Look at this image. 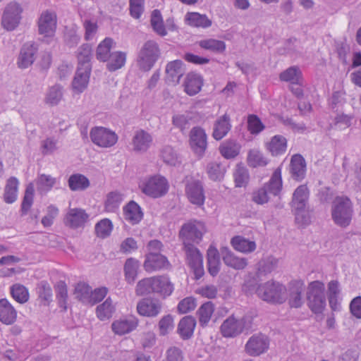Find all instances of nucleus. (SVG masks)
Instances as JSON below:
<instances>
[{"instance_id":"15","label":"nucleus","mask_w":361,"mask_h":361,"mask_svg":"<svg viewBox=\"0 0 361 361\" xmlns=\"http://www.w3.org/2000/svg\"><path fill=\"white\" fill-rule=\"evenodd\" d=\"M136 308L141 316L155 317L161 312L162 305L158 300L147 298L140 300Z\"/></svg>"},{"instance_id":"26","label":"nucleus","mask_w":361,"mask_h":361,"mask_svg":"<svg viewBox=\"0 0 361 361\" xmlns=\"http://www.w3.org/2000/svg\"><path fill=\"white\" fill-rule=\"evenodd\" d=\"M17 318V311L6 298L0 299V321L6 325L13 324Z\"/></svg>"},{"instance_id":"12","label":"nucleus","mask_w":361,"mask_h":361,"mask_svg":"<svg viewBox=\"0 0 361 361\" xmlns=\"http://www.w3.org/2000/svg\"><path fill=\"white\" fill-rule=\"evenodd\" d=\"M57 18L54 12L43 11L37 21L39 35L45 37L54 36L56 29Z\"/></svg>"},{"instance_id":"49","label":"nucleus","mask_w":361,"mask_h":361,"mask_svg":"<svg viewBox=\"0 0 361 361\" xmlns=\"http://www.w3.org/2000/svg\"><path fill=\"white\" fill-rule=\"evenodd\" d=\"M63 98V87L59 85H54L47 91L45 102L51 106L57 105Z\"/></svg>"},{"instance_id":"7","label":"nucleus","mask_w":361,"mask_h":361,"mask_svg":"<svg viewBox=\"0 0 361 361\" xmlns=\"http://www.w3.org/2000/svg\"><path fill=\"white\" fill-rule=\"evenodd\" d=\"M23 8L16 1H11L4 7L1 19L2 27L7 31L16 30L22 20Z\"/></svg>"},{"instance_id":"34","label":"nucleus","mask_w":361,"mask_h":361,"mask_svg":"<svg viewBox=\"0 0 361 361\" xmlns=\"http://www.w3.org/2000/svg\"><path fill=\"white\" fill-rule=\"evenodd\" d=\"M215 310L214 304L208 301L203 303L197 310L196 315L200 325L204 328L208 326Z\"/></svg>"},{"instance_id":"1","label":"nucleus","mask_w":361,"mask_h":361,"mask_svg":"<svg viewBox=\"0 0 361 361\" xmlns=\"http://www.w3.org/2000/svg\"><path fill=\"white\" fill-rule=\"evenodd\" d=\"M282 186L281 169L279 167L274 171L268 183L252 192V200L257 204L267 203L271 196L279 195Z\"/></svg>"},{"instance_id":"42","label":"nucleus","mask_w":361,"mask_h":361,"mask_svg":"<svg viewBox=\"0 0 361 361\" xmlns=\"http://www.w3.org/2000/svg\"><path fill=\"white\" fill-rule=\"evenodd\" d=\"M279 78L281 81L298 85L302 79V72L298 66H290L280 73Z\"/></svg>"},{"instance_id":"35","label":"nucleus","mask_w":361,"mask_h":361,"mask_svg":"<svg viewBox=\"0 0 361 361\" xmlns=\"http://www.w3.org/2000/svg\"><path fill=\"white\" fill-rule=\"evenodd\" d=\"M309 190L305 185L298 186L293 194V209H302L307 205Z\"/></svg>"},{"instance_id":"52","label":"nucleus","mask_w":361,"mask_h":361,"mask_svg":"<svg viewBox=\"0 0 361 361\" xmlns=\"http://www.w3.org/2000/svg\"><path fill=\"white\" fill-rule=\"evenodd\" d=\"M11 294L13 298L20 304L25 303L29 299L27 289L19 283L14 284L11 287Z\"/></svg>"},{"instance_id":"44","label":"nucleus","mask_w":361,"mask_h":361,"mask_svg":"<svg viewBox=\"0 0 361 361\" xmlns=\"http://www.w3.org/2000/svg\"><path fill=\"white\" fill-rule=\"evenodd\" d=\"M353 119V114H337L330 124V128L339 130H345L352 125Z\"/></svg>"},{"instance_id":"20","label":"nucleus","mask_w":361,"mask_h":361,"mask_svg":"<svg viewBox=\"0 0 361 361\" xmlns=\"http://www.w3.org/2000/svg\"><path fill=\"white\" fill-rule=\"evenodd\" d=\"M153 142L152 136L144 130H138L133 137V150L137 152H145L151 147Z\"/></svg>"},{"instance_id":"32","label":"nucleus","mask_w":361,"mask_h":361,"mask_svg":"<svg viewBox=\"0 0 361 361\" xmlns=\"http://www.w3.org/2000/svg\"><path fill=\"white\" fill-rule=\"evenodd\" d=\"M154 293L164 298L169 296L173 291V285L166 276H154Z\"/></svg>"},{"instance_id":"25","label":"nucleus","mask_w":361,"mask_h":361,"mask_svg":"<svg viewBox=\"0 0 361 361\" xmlns=\"http://www.w3.org/2000/svg\"><path fill=\"white\" fill-rule=\"evenodd\" d=\"M124 219L130 224H137L143 218V212L141 207L135 201H130L123 207Z\"/></svg>"},{"instance_id":"55","label":"nucleus","mask_w":361,"mask_h":361,"mask_svg":"<svg viewBox=\"0 0 361 361\" xmlns=\"http://www.w3.org/2000/svg\"><path fill=\"white\" fill-rule=\"evenodd\" d=\"M295 210V222L300 226H306L312 221L311 210L305 207L302 209H293Z\"/></svg>"},{"instance_id":"31","label":"nucleus","mask_w":361,"mask_h":361,"mask_svg":"<svg viewBox=\"0 0 361 361\" xmlns=\"http://www.w3.org/2000/svg\"><path fill=\"white\" fill-rule=\"evenodd\" d=\"M196 326V320L192 316H185L183 317L178 325L177 331L181 338L187 340L190 338Z\"/></svg>"},{"instance_id":"9","label":"nucleus","mask_w":361,"mask_h":361,"mask_svg":"<svg viewBox=\"0 0 361 361\" xmlns=\"http://www.w3.org/2000/svg\"><path fill=\"white\" fill-rule=\"evenodd\" d=\"M90 137L92 142L100 147H111L118 141V136L114 131L102 126L92 128Z\"/></svg>"},{"instance_id":"41","label":"nucleus","mask_w":361,"mask_h":361,"mask_svg":"<svg viewBox=\"0 0 361 361\" xmlns=\"http://www.w3.org/2000/svg\"><path fill=\"white\" fill-rule=\"evenodd\" d=\"M226 171V166L219 161L211 162L207 164V172L209 178L214 181L221 180Z\"/></svg>"},{"instance_id":"37","label":"nucleus","mask_w":361,"mask_h":361,"mask_svg":"<svg viewBox=\"0 0 361 361\" xmlns=\"http://www.w3.org/2000/svg\"><path fill=\"white\" fill-rule=\"evenodd\" d=\"M19 181L16 177H10L6 183L4 200L7 204H12L17 200Z\"/></svg>"},{"instance_id":"54","label":"nucleus","mask_w":361,"mask_h":361,"mask_svg":"<svg viewBox=\"0 0 361 361\" xmlns=\"http://www.w3.org/2000/svg\"><path fill=\"white\" fill-rule=\"evenodd\" d=\"M279 259L273 256L262 259L259 262L258 271L264 274H269L278 267Z\"/></svg>"},{"instance_id":"57","label":"nucleus","mask_w":361,"mask_h":361,"mask_svg":"<svg viewBox=\"0 0 361 361\" xmlns=\"http://www.w3.org/2000/svg\"><path fill=\"white\" fill-rule=\"evenodd\" d=\"M56 295L59 307L66 310L68 300L67 286L64 281H60L56 286Z\"/></svg>"},{"instance_id":"14","label":"nucleus","mask_w":361,"mask_h":361,"mask_svg":"<svg viewBox=\"0 0 361 361\" xmlns=\"http://www.w3.org/2000/svg\"><path fill=\"white\" fill-rule=\"evenodd\" d=\"M190 144L194 152L202 157L207 149V135L200 127H194L190 133Z\"/></svg>"},{"instance_id":"40","label":"nucleus","mask_w":361,"mask_h":361,"mask_svg":"<svg viewBox=\"0 0 361 361\" xmlns=\"http://www.w3.org/2000/svg\"><path fill=\"white\" fill-rule=\"evenodd\" d=\"M287 147L286 139L280 135L274 136L267 144V149L273 156H278L284 153Z\"/></svg>"},{"instance_id":"33","label":"nucleus","mask_w":361,"mask_h":361,"mask_svg":"<svg viewBox=\"0 0 361 361\" xmlns=\"http://www.w3.org/2000/svg\"><path fill=\"white\" fill-rule=\"evenodd\" d=\"M222 258L224 262L228 267L237 270L243 269L247 265V259L239 257L227 248H224L222 251Z\"/></svg>"},{"instance_id":"18","label":"nucleus","mask_w":361,"mask_h":361,"mask_svg":"<svg viewBox=\"0 0 361 361\" xmlns=\"http://www.w3.org/2000/svg\"><path fill=\"white\" fill-rule=\"evenodd\" d=\"M185 192L189 201L197 206L204 204L205 197L202 184L199 180H192L188 183L185 188Z\"/></svg>"},{"instance_id":"4","label":"nucleus","mask_w":361,"mask_h":361,"mask_svg":"<svg viewBox=\"0 0 361 361\" xmlns=\"http://www.w3.org/2000/svg\"><path fill=\"white\" fill-rule=\"evenodd\" d=\"M324 284L319 281L309 283L307 291V305L314 314L322 313L326 307Z\"/></svg>"},{"instance_id":"13","label":"nucleus","mask_w":361,"mask_h":361,"mask_svg":"<svg viewBox=\"0 0 361 361\" xmlns=\"http://www.w3.org/2000/svg\"><path fill=\"white\" fill-rule=\"evenodd\" d=\"M269 346L268 337L262 334L252 336L245 345L246 353L251 356H258L265 353Z\"/></svg>"},{"instance_id":"63","label":"nucleus","mask_w":361,"mask_h":361,"mask_svg":"<svg viewBox=\"0 0 361 361\" xmlns=\"http://www.w3.org/2000/svg\"><path fill=\"white\" fill-rule=\"evenodd\" d=\"M159 331L160 336H166L174 327L173 318L171 314L164 316L159 321Z\"/></svg>"},{"instance_id":"28","label":"nucleus","mask_w":361,"mask_h":361,"mask_svg":"<svg viewBox=\"0 0 361 361\" xmlns=\"http://www.w3.org/2000/svg\"><path fill=\"white\" fill-rule=\"evenodd\" d=\"M166 78L171 82L178 84L185 73L184 64L180 60H175L168 63L166 67Z\"/></svg>"},{"instance_id":"47","label":"nucleus","mask_w":361,"mask_h":361,"mask_svg":"<svg viewBox=\"0 0 361 361\" xmlns=\"http://www.w3.org/2000/svg\"><path fill=\"white\" fill-rule=\"evenodd\" d=\"M140 267L138 260L134 258H129L126 261L124 265L125 277L128 283H133L137 275Z\"/></svg>"},{"instance_id":"17","label":"nucleus","mask_w":361,"mask_h":361,"mask_svg":"<svg viewBox=\"0 0 361 361\" xmlns=\"http://www.w3.org/2000/svg\"><path fill=\"white\" fill-rule=\"evenodd\" d=\"M139 320L133 315L114 321L111 324V329L115 334L123 336L136 329Z\"/></svg>"},{"instance_id":"45","label":"nucleus","mask_w":361,"mask_h":361,"mask_svg":"<svg viewBox=\"0 0 361 361\" xmlns=\"http://www.w3.org/2000/svg\"><path fill=\"white\" fill-rule=\"evenodd\" d=\"M92 49L90 44H84L78 51V68H87L92 69L90 63Z\"/></svg>"},{"instance_id":"59","label":"nucleus","mask_w":361,"mask_h":361,"mask_svg":"<svg viewBox=\"0 0 361 361\" xmlns=\"http://www.w3.org/2000/svg\"><path fill=\"white\" fill-rule=\"evenodd\" d=\"M37 290L39 298L49 305L52 300V290L49 284L42 281L37 285Z\"/></svg>"},{"instance_id":"46","label":"nucleus","mask_w":361,"mask_h":361,"mask_svg":"<svg viewBox=\"0 0 361 361\" xmlns=\"http://www.w3.org/2000/svg\"><path fill=\"white\" fill-rule=\"evenodd\" d=\"M89 185L88 178L82 174H73L68 178V186L73 191L85 190Z\"/></svg>"},{"instance_id":"29","label":"nucleus","mask_w":361,"mask_h":361,"mask_svg":"<svg viewBox=\"0 0 361 361\" xmlns=\"http://www.w3.org/2000/svg\"><path fill=\"white\" fill-rule=\"evenodd\" d=\"M230 121L229 116L224 114L214 122L212 136L216 140H221L230 131L231 128Z\"/></svg>"},{"instance_id":"39","label":"nucleus","mask_w":361,"mask_h":361,"mask_svg":"<svg viewBox=\"0 0 361 361\" xmlns=\"http://www.w3.org/2000/svg\"><path fill=\"white\" fill-rule=\"evenodd\" d=\"M114 40L110 37H106L97 46L96 50V58L101 62H104L111 56L112 52L111 51L113 45L114 44Z\"/></svg>"},{"instance_id":"24","label":"nucleus","mask_w":361,"mask_h":361,"mask_svg":"<svg viewBox=\"0 0 361 361\" xmlns=\"http://www.w3.org/2000/svg\"><path fill=\"white\" fill-rule=\"evenodd\" d=\"M91 71L90 68L78 67L72 81V87L75 92L82 93L87 88Z\"/></svg>"},{"instance_id":"30","label":"nucleus","mask_w":361,"mask_h":361,"mask_svg":"<svg viewBox=\"0 0 361 361\" xmlns=\"http://www.w3.org/2000/svg\"><path fill=\"white\" fill-rule=\"evenodd\" d=\"M203 85V80L200 74L190 73L184 82V90L190 96L197 94Z\"/></svg>"},{"instance_id":"11","label":"nucleus","mask_w":361,"mask_h":361,"mask_svg":"<svg viewBox=\"0 0 361 361\" xmlns=\"http://www.w3.org/2000/svg\"><path fill=\"white\" fill-rule=\"evenodd\" d=\"M247 317L237 318L233 314L225 319L220 326V331L225 338H234L240 335L247 326Z\"/></svg>"},{"instance_id":"19","label":"nucleus","mask_w":361,"mask_h":361,"mask_svg":"<svg viewBox=\"0 0 361 361\" xmlns=\"http://www.w3.org/2000/svg\"><path fill=\"white\" fill-rule=\"evenodd\" d=\"M37 47L32 42L25 43L20 49L17 64L20 68H28L35 61Z\"/></svg>"},{"instance_id":"16","label":"nucleus","mask_w":361,"mask_h":361,"mask_svg":"<svg viewBox=\"0 0 361 361\" xmlns=\"http://www.w3.org/2000/svg\"><path fill=\"white\" fill-rule=\"evenodd\" d=\"M305 290V283L302 280H293L288 283V303L291 307H300L303 303L302 294Z\"/></svg>"},{"instance_id":"58","label":"nucleus","mask_w":361,"mask_h":361,"mask_svg":"<svg viewBox=\"0 0 361 361\" xmlns=\"http://www.w3.org/2000/svg\"><path fill=\"white\" fill-rule=\"evenodd\" d=\"M113 229V224L109 219H104L95 225V232L98 237L105 238L108 237Z\"/></svg>"},{"instance_id":"62","label":"nucleus","mask_w":361,"mask_h":361,"mask_svg":"<svg viewBox=\"0 0 361 361\" xmlns=\"http://www.w3.org/2000/svg\"><path fill=\"white\" fill-rule=\"evenodd\" d=\"M344 96L345 92L341 90L333 92L331 98L329 99V105L334 111H338L344 104L345 102Z\"/></svg>"},{"instance_id":"56","label":"nucleus","mask_w":361,"mask_h":361,"mask_svg":"<svg viewBox=\"0 0 361 361\" xmlns=\"http://www.w3.org/2000/svg\"><path fill=\"white\" fill-rule=\"evenodd\" d=\"M92 288L85 283H78L75 288V297L82 303L87 304L90 302Z\"/></svg>"},{"instance_id":"10","label":"nucleus","mask_w":361,"mask_h":361,"mask_svg":"<svg viewBox=\"0 0 361 361\" xmlns=\"http://www.w3.org/2000/svg\"><path fill=\"white\" fill-rule=\"evenodd\" d=\"M141 188L145 195L157 198L164 195L168 192L169 185L165 178L155 176L143 183Z\"/></svg>"},{"instance_id":"3","label":"nucleus","mask_w":361,"mask_h":361,"mask_svg":"<svg viewBox=\"0 0 361 361\" xmlns=\"http://www.w3.org/2000/svg\"><path fill=\"white\" fill-rule=\"evenodd\" d=\"M256 293L262 300L273 303L281 304L287 298L286 287L274 281H268L259 285Z\"/></svg>"},{"instance_id":"2","label":"nucleus","mask_w":361,"mask_h":361,"mask_svg":"<svg viewBox=\"0 0 361 361\" xmlns=\"http://www.w3.org/2000/svg\"><path fill=\"white\" fill-rule=\"evenodd\" d=\"M353 216V203L346 196H337L332 202L331 218L341 228L348 227Z\"/></svg>"},{"instance_id":"53","label":"nucleus","mask_w":361,"mask_h":361,"mask_svg":"<svg viewBox=\"0 0 361 361\" xmlns=\"http://www.w3.org/2000/svg\"><path fill=\"white\" fill-rule=\"evenodd\" d=\"M34 185L32 183H30L27 185L25 195L23 197V200L21 204V215H25L27 214L30 210L31 206L33 203V197H34Z\"/></svg>"},{"instance_id":"61","label":"nucleus","mask_w":361,"mask_h":361,"mask_svg":"<svg viewBox=\"0 0 361 361\" xmlns=\"http://www.w3.org/2000/svg\"><path fill=\"white\" fill-rule=\"evenodd\" d=\"M161 157L163 161L168 164L175 166L178 162V155L169 145H166L161 149Z\"/></svg>"},{"instance_id":"38","label":"nucleus","mask_w":361,"mask_h":361,"mask_svg":"<svg viewBox=\"0 0 361 361\" xmlns=\"http://www.w3.org/2000/svg\"><path fill=\"white\" fill-rule=\"evenodd\" d=\"M104 62L106 63V69L110 72H114L125 66L126 53L120 51H113L111 56Z\"/></svg>"},{"instance_id":"5","label":"nucleus","mask_w":361,"mask_h":361,"mask_svg":"<svg viewBox=\"0 0 361 361\" xmlns=\"http://www.w3.org/2000/svg\"><path fill=\"white\" fill-rule=\"evenodd\" d=\"M161 51L158 44L154 40L144 43L137 56V65L140 70L149 71L159 59Z\"/></svg>"},{"instance_id":"21","label":"nucleus","mask_w":361,"mask_h":361,"mask_svg":"<svg viewBox=\"0 0 361 361\" xmlns=\"http://www.w3.org/2000/svg\"><path fill=\"white\" fill-rule=\"evenodd\" d=\"M290 173L294 180L301 181L306 174V162L300 154H295L292 157L290 163Z\"/></svg>"},{"instance_id":"6","label":"nucleus","mask_w":361,"mask_h":361,"mask_svg":"<svg viewBox=\"0 0 361 361\" xmlns=\"http://www.w3.org/2000/svg\"><path fill=\"white\" fill-rule=\"evenodd\" d=\"M205 232L204 223L195 220L190 221L181 226L179 237L183 245L199 244Z\"/></svg>"},{"instance_id":"8","label":"nucleus","mask_w":361,"mask_h":361,"mask_svg":"<svg viewBox=\"0 0 361 361\" xmlns=\"http://www.w3.org/2000/svg\"><path fill=\"white\" fill-rule=\"evenodd\" d=\"M187 264L193 271L196 279H200L204 274L203 268V256L195 245H183Z\"/></svg>"},{"instance_id":"51","label":"nucleus","mask_w":361,"mask_h":361,"mask_svg":"<svg viewBox=\"0 0 361 361\" xmlns=\"http://www.w3.org/2000/svg\"><path fill=\"white\" fill-rule=\"evenodd\" d=\"M154 277L145 278L138 281L135 293L137 295H146L154 293Z\"/></svg>"},{"instance_id":"23","label":"nucleus","mask_w":361,"mask_h":361,"mask_svg":"<svg viewBox=\"0 0 361 361\" xmlns=\"http://www.w3.org/2000/svg\"><path fill=\"white\" fill-rule=\"evenodd\" d=\"M88 219V214L82 209H70L65 218V224L73 228L82 226Z\"/></svg>"},{"instance_id":"50","label":"nucleus","mask_w":361,"mask_h":361,"mask_svg":"<svg viewBox=\"0 0 361 361\" xmlns=\"http://www.w3.org/2000/svg\"><path fill=\"white\" fill-rule=\"evenodd\" d=\"M114 310L112 300L107 298L102 304L97 306L96 310L97 316L100 320L104 321L112 317Z\"/></svg>"},{"instance_id":"27","label":"nucleus","mask_w":361,"mask_h":361,"mask_svg":"<svg viewBox=\"0 0 361 361\" xmlns=\"http://www.w3.org/2000/svg\"><path fill=\"white\" fill-rule=\"evenodd\" d=\"M185 22L190 27L203 29L209 27L212 24V20L206 14L197 12H188L185 16Z\"/></svg>"},{"instance_id":"36","label":"nucleus","mask_w":361,"mask_h":361,"mask_svg":"<svg viewBox=\"0 0 361 361\" xmlns=\"http://www.w3.org/2000/svg\"><path fill=\"white\" fill-rule=\"evenodd\" d=\"M231 244L235 250L243 253L252 252L257 247L255 241L250 240L240 235H236L232 238Z\"/></svg>"},{"instance_id":"48","label":"nucleus","mask_w":361,"mask_h":361,"mask_svg":"<svg viewBox=\"0 0 361 361\" xmlns=\"http://www.w3.org/2000/svg\"><path fill=\"white\" fill-rule=\"evenodd\" d=\"M240 146L234 140H227L221 145L219 151L221 155L226 159L236 157L240 152Z\"/></svg>"},{"instance_id":"60","label":"nucleus","mask_w":361,"mask_h":361,"mask_svg":"<svg viewBox=\"0 0 361 361\" xmlns=\"http://www.w3.org/2000/svg\"><path fill=\"white\" fill-rule=\"evenodd\" d=\"M248 164L252 167L264 166L267 164V160L263 154L257 150H250L247 157Z\"/></svg>"},{"instance_id":"22","label":"nucleus","mask_w":361,"mask_h":361,"mask_svg":"<svg viewBox=\"0 0 361 361\" xmlns=\"http://www.w3.org/2000/svg\"><path fill=\"white\" fill-rule=\"evenodd\" d=\"M169 262L163 255L148 253L144 262L145 269L148 272L167 268Z\"/></svg>"},{"instance_id":"43","label":"nucleus","mask_w":361,"mask_h":361,"mask_svg":"<svg viewBox=\"0 0 361 361\" xmlns=\"http://www.w3.org/2000/svg\"><path fill=\"white\" fill-rule=\"evenodd\" d=\"M198 44L201 48L215 54H222L226 49V44L224 41L212 38L200 40Z\"/></svg>"},{"instance_id":"64","label":"nucleus","mask_w":361,"mask_h":361,"mask_svg":"<svg viewBox=\"0 0 361 361\" xmlns=\"http://www.w3.org/2000/svg\"><path fill=\"white\" fill-rule=\"evenodd\" d=\"M122 201L121 195L117 192H111L108 194L105 202V208L108 211H114L119 207Z\"/></svg>"}]
</instances>
